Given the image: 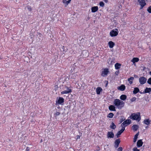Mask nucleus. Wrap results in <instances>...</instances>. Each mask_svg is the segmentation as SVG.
I'll use <instances>...</instances> for the list:
<instances>
[{
    "label": "nucleus",
    "instance_id": "6",
    "mask_svg": "<svg viewBox=\"0 0 151 151\" xmlns=\"http://www.w3.org/2000/svg\"><path fill=\"white\" fill-rule=\"evenodd\" d=\"M138 2L139 5L141 6L140 9H142L143 7L146 4L144 0H138Z\"/></svg>",
    "mask_w": 151,
    "mask_h": 151
},
{
    "label": "nucleus",
    "instance_id": "39",
    "mask_svg": "<svg viewBox=\"0 0 151 151\" xmlns=\"http://www.w3.org/2000/svg\"><path fill=\"white\" fill-rule=\"evenodd\" d=\"M100 150V148L99 147H98L96 149V150L94 151H99Z\"/></svg>",
    "mask_w": 151,
    "mask_h": 151
},
{
    "label": "nucleus",
    "instance_id": "11",
    "mask_svg": "<svg viewBox=\"0 0 151 151\" xmlns=\"http://www.w3.org/2000/svg\"><path fill=\"white\" fill-rule=\"evenodd\" d=\"M120 142V141L119 140V139H116V140L115 141V142H114V143H115L114 147L116 148H117L118 147V146L119 145V144Z\"/></svg>",
    "mask_w": 151,
    "mask_h": 151
},
{
    "label": "nucleus",
    "instance_id": "24",
    "mask_svg": "<svg viewBox=\"0 0 151 151\" xmlns=\"http://www.w3.org/2000/svg\"><path fill=\"white\" fill-rule=\"evenodd\" d=\"M110 127L111 128L114 129L116 128V126L115 125L114 123L112 122L110 126Z\"/></svg>",
    "mask_w": 151,
    "mask_h": 151
},
{
    "label": "nucleus",
    "instance_id": "33",
    "mask_svg": "<svg viewBox=\"0 0 151 151\" xmlns=\"http://www.w3.org/2000/svg\"><path fill=\"white\" fill-rule=\"evenodd\" d=\"M136 99V98L135 97H134L132 98L130 100L131 101V102H133L135 101Z\"/></svg>",
    "mask_w": 151,
    "mask_h": 151
},
{
    "label": "nucleus",
    "instance_id": "16",
    "mask_svg": "<svg viewBox=\"0 0 151 151\" xmlns=\"http://www.w3.org/2000/svg\"><path fill=\"white\" fill-rule=\"evenodd\" d=\"M151 91V88L147 87L143 91V93H149Z\"/></svg>",
    "mask_w": 151,
    "mask_h": 151
},
{
    "label": "nucleus",
    "instance_id": "36",
    "mask_svg": "<svg viewBox=\"0 0 151 151\" xmlns=\"http://www.w3.org/2000/svg\"><path fill=\"white\" fill-rule=\"evenodd\" d=\"M55 90L56 91L58 90V87L57 85H55L54 87Z\"/></svg>",
    "mask_w": 151,
    "mask_h": 151
},
{
    "label": "nucleus",
    "instance_id": "41",
    "mask_svg": "<svg viewBox=\"0 0 151 151\" xmlns=\"http://www.w3.org/2000/svg\"><path fill=\"white\" fill-rule=\"evenodd\" d=\"M28 9L29 11H31V8L30 7H28Z\"/></svg>",
    "mask_w": 151,
    "mask_h": 151
},
{
    "label": "nucleus",
    "instance_id": "2",
    "mask_svg": "<svg viewBox=\"0 0 151 151\" xmlns=\"http://www.w3.org/2000/svg\"><path fill=\"white\" fill-rule=\"evenodd\" d=\"M130 117L131 119L139 122L141 119L140 113L138 112L136 114H132L131 115Z\"/></svg>",
    "mask_w": 151,
    "mask_h": 151
},
{
    "label": "nucleus",
    "instance_id": "50",
    "mask_svg": "<svg viewBox=\"0 0 151 151\" xmlns=\"http://www.w3.org/2000/svg\"><path fill=\"white\" fill-rule=\"evenodd\" d=\"M107 1V0H106V1Z\"/></svg>",
    "mask_w": 151,
    "mask_h": 151
},
{
    "label": "nucleus",
    "instance_id": "12",
    "mask_svg": "<svg viewBox=\"0 0 151 151\" xmlns=\"http://www.w3.org/2000/svg\"><path fill=\"white\" fill-rule=\"evenodd\" d=\"M143 142L141 139L139 140L137 142V145L138 147H140L142 146L143 144Z\"/></svg>",
    "mask_w": 151,
    "mask_h": 151
},
{
    "label": "nucleus",
    "instance_id": "22",
    "mask_svg": "<svg viewBox=\"0 0 151 151\" xmlns=\"http://www.w3.org/2000/svg\"><path fill=\"white\" fill-rule=\"evenodd\" d=\"M121 64L120 63H117L115 65V68L116 69H118L120 68Z\"/></svg>",
    "mask_w": 151,
    "mask_h": 151
},
{
    "label": "nucleus",
    "instance_id": "3",
    "mask_svg": "<svg viewBox=\"0 0 151 151\" xmlns=\"http://www.w3.org/2000/svg\"><path fill=\"white\" fill-rule=\"evenodd\" d=\"M118 33V31L117 29H115L111 31L110 35L111 37L116 36Z\"/></svg>",
    "mask_w": 151,
    "mask_h": 151
},
{
    "label": "nucleus",
    "instance_id": "26",
    "mask_svg": "<svg viewBox=\"0 0 151 151\" xmlns=\"http://www.w3.org/2000/svg\"><path fill=\"white\" fill-rule=\"evenodd\" d=\"M150 122V121L149 119H145L144 121V123L147 125H149Z\"/></svg>",
    "mask_w": 151,
    "mask_h": 151
},
{
    "label": "nucleus",
    "instance_id": "14",
    "mask_svg": "<svg viewBox=\"0 0 151 151\" xmlns=\"http://www.w3.org/2000/svg\"><path fill=\"white\" fill-rule=\"evenodd\" d=\"M132 129L135 131H136L139 128V126L137 125L134 124L132 126Z\"/></svg>",
    "mask_w": 151,
    "mask_h": 151
},
{
    "label": "nucleus",
    "instance_id": "25",
    "mask_svg": "<svg viewBox=\"0 0 151 151\" xmlns=\"http://www.w3.org/2000/svg\"><path fill=\"white\" fill-rule=\"evenodd\" d=\"M102 90V88L100 87H98L96 89V93L98 94H99L101 91Z\"/></svg>",
    "mask_w": 151,
    "mask_h": 151
},
{
    "label": "nucleus",
    "instance_id": "17",
    "mask_svg": "<svg viewBox=\"0 0 151 151\" xmlns=\"http://www.w3.org/2000/svg\"><path fill=\"white\" fill-rule=\"evenodd\" d=\"M125 88V87L124 85H122L118 87V89L120 91H123Z\"/></svg>",
    "mask_w": 151,
    "mask_h": 151
},
{
    "label": "nucleus",
    "instance_id": "9",
    "mask_svg": "<svg viewBox=\"0 0 151 151\" xmlns=\"http://www.w3.org/2000/svg\"><path fill=\"white\" fill-rule=\"evenodd\" d=\"M64 102V99L61 97H59L58 99H57L56 104H60Z\"/></svg>",
    "mask_w": 151,
    "mask_h": 151
},
{
    "label": "nucleus",
    "instance_id": "27",
    "mask_svg": "<svg viewBox=\"0 0 151 151\" xmlns=\"http://www.w3.org/2000/svg\"><path fill=\"white\" fill-rule=\"evenodd\" d=\"M139 134V132H137L135 135L134 139V142H135L137 139L138 138V136Z\"/></svg>",
    "mask_w": 151,
    "mask_h": 151
},
{
    "label": "nucleus",
    "instance_id": "5",
    "mask_svg": "<svg viewBox=\"0 0 151 151\" xmlns=\"http://www.w3.org/2000/svg\"><path fill=\"white\" fill-rule=\"evenodd\" d=\"M139 81L141 84H143L146 82L147 79L144 77H141L139 78Z\"/></svg>",
    "mask_w": 151,
    "mask_h": 151
},
{
    "label": "nucleus",
    "instance_id": "35",
    "mask_svg": "<svg viewBox=\"0 0 151 151\" xmlns=\"http://www.w3.org/2000/svg\"><path fill=\"white\" fill-rule=\"evenodd\" d=\"M60 113L59 112L57 111L55 114V115L56 116H58L60 114Z\"/></svg>",
    "mask_w": 151,
    "mask_h": 151
},
{
    "label": "nucleus",
    "instance_id": "49",
    "mask_svg": "<svg viewBox=\"0 0 151 151\" xmlns=\"http://www.w3.org/2000/svg\"><path fill=\"white\" fill-rule=\"evenodd\" d=\"M148 127H147H147H145L146 128H148Z\"/></svg>",
    "mask_w": 151,
    "mask_h": 151
},
{
    "label": "nucleus",
    "instance_id": "31",
    "mask_svg": "<svg viewBox=\"0 0 151 151\" xmlns=\"http://www.w3.org/2000/svg\"><path fill=\"white\" fill-rule=\"evenodd\" d=\"M99 4L100 6L101 7H104V3L102 1H101L99 3Z\"/></svg>",
    "mask_w": 151,
    "mask_h": 151
},
{
    "label": "nucleus",
    "instance_id": "8",
    "mask_svg": "<svg viewBox=\"0 0 151 151\" xmlns=\"http://www.w3.org/2000/svg\"><path fill=\"white\" fill-rule=\"evenodd\" d=\"M122 129L120 131H119L117 134H116V136L117 138L119 137L121 134L124 132L125 130V128L124 127H122Z\"/></svg>",
    "mask_w": 151,
    "mask_h": 151
},
{
    "label": "nucleus",
    "instance_id": "20",
    "mask_svg": "<svg viewBox=\"0 0 151 151\" xmlns=\"http://www.w3.org/2000/svg\"><path fill=\"white\" fill-rule=\"evenodd\" d=\"M108 45L110 48H112L113 47L114 44L113 42L110 41L109 42Z\"/></svg>",
    "mask_w": 151,
    "mask_h": 151
},
{
    "label": "nucleus",
    "instance_id": "21",
    "mask_svg": "<svg viewBox=\"0 0 151 151\" xmlns=\"http://www.w3.org/2000/svg\"><path fill=\"white\" fill-rule=\"evenodd\" d=\"M109 109L111 111H115V107L114 106L111 105L109 107Z\"/></svg>",
    "mask_w": 151,
    "mask_h": 151
},
{
    "label": "nucleus",
    "instance_id": "30",
    "mask_svg": "<svg viewBox=\"0 0 151 151\" xmlns=\"http://www.w3.org/2000/svg\"><path fill=\"white\" fill-rule=\"evenodd\" d=\"M114 116V114L113 113H109L108 116L107 117L110 118H112L113 117V116Z\"/></svg>",
    "mask_w": 151,
    "mask_h": 151
},
{
    "label": "nucleus",
    "instance_id": "47",
    "mask_svg": "<svg viewBox=\"0 0 151 151\" xmlns=\"http://www.w3.org/2000/svg\"><path fill=\"white\" fill-rule=\"evenodd\" d=\"M150 74L151 75V71L150 72Z\"/></svg>",
    "mask_w": 151,
    "mask_h": 151
},
{
    "label": "nucleus",
    "instance_id": "43",
    "mask_svg": "<svg viewBox=\"0 0 151 151\" xmlns=\"http://www.w3.org/2000/svg\"><path fill=\"white\" fill-rule=\"evenodd\" d=\"M66 88H67V90H66V91H68V89H69V88H68L67 87H66Z\"/></svg>",
    "mask_w": 151,
    "mask_h": 151
},
{
    "label": "nucleus",
    "instance_id": "1",
    "mask_svg": "<svg viewBox=\"0 0 151 151\" xmlns=\"http://www.w3.org/2000/svg\"><path fill=\"white\" fill-rule=\"evenodd\" d=\"M114 104L117 108L121 109L124 105V103L119 99H115L114 101Z\"/></svg>",
    "mask_w": 151,
    "mask_h": 151
},
{
    "label": "nucleus",
    "instance_id": "15",
    "mask_svg": "<svg viewBox=\"0 0 151 151\" xmlns=\"http://www.w3.org/2000/svg\"><path fill=\"white\" fill-rule=\"evenodd\" d=\"M71 0H69L68 1H66V0H63V4H65V6L66 7L68 4L69 3Z\"/></svg>",
    "mask_w": 151,
    "mask_h": 151
},
{
    "label": "nucleus",
    "instance_id": "32",
    "mask_svg": "<svg viewBox=\"0 0 151 151\" xmlns=\"http://www.w3.org/2000/svg\"><path fill=\"white\" fill-rule=\"evenodd\" d=\"M147 11L149 13H151V6H150L147 9Z\"/></svg>",
    "mask_w": 151,
    "mask_h": 151
},
{
    "label": "nucleus",
    "instance_id": "13",
    "mask_svg": "<svg viewBox=\"0 0 151 151\" xmlns=\"http://www.w3.org/2000/svg\"><path fill=\"white\" fill-rule=\"evenodd\" d=\"M71 92V90L70 89H68V91L65 90L61 92V94H67L70 93Z\"/></svg>",
    "mask_w": 151,
    "mask_h": 151
},
{
    "label": "nucleus",
    "instance_id": "28",
    "mask_svg": "<svg viewBox=\"0 0 151 151\" xmlns=\"http://www.w3.org/2000/svg\"><path fill=\"white\" fill-rule=\"evenodd\" d=\"M134 79V78L133 77H131L129 78L128 79V81L129 82V83L130 84H132V81Z\"/></svg>",
    "mask_w": 151,
    "mask_h": 151
},
{
    "label": "nucleus",
    "instance_id": "34",
    "mask_svg": "<svg viewBox=\"0 0 151 151\" xmlns=\"http://www.w3.org/2000/svg\"><path fill=\"white\" fill-rule=\"evenodd\" d=\"M147 83L150 85H151V78H149L147 81Z\"/></svg>",
    "mask_w": 151,
    "mask_h": 151
},
{
    "label": "nucleus",
    "instance_id": "42",
    "mask_svg": "<svg viewBox=\"0 0 151 151\" xmlns=\"http://www.w3.org/2000/svg\"><path fill=\"white\" fill-rule=\"evenodd\" d=\"M80 138V137L79 136H77V139H78V138Z\"/></svg>",
    "mask_w": 151,
    "mask_h": 151
},
{
    "label": "nucleus",
    "instance_id": "44",
    "mask_svg": "<svg viewBox=\"0 0 151 151\" xmlns=\"http://www.w3.org/2000/svg\"><path fill=\"white\" fill-rule=\"evenodd\" d=\"M89 19H90V17H88V18H87V19H88V20H89Z\"/></svg>",
    "mask_w": 151,
    "mask_h": 151
},
{
    "label": "nucleus",
    "instance_id": "19",
    "mask_svg": "<svg viewBox=\"0 0 151 151\" xmlns=\"http://www.w3.org/2000/svg\"><path fill=\"white\" fill-rule=\"evenodd\" d=\"M98 10L97 6H94L91 8V11L93 12H95Z\"/></svg>",
    "mask_w": 151,
    "mask_h": 151
},
{
    "label": "nucleus",
    "instance_id": "40",
    "mask_svg": "<svg viewBox=\"0 0 151 151\" xmlns=\"http://www.w3.org/2000/svg\"><path fill=\"white\" fill-rule=\"evenodd\" d=\"M29 147H27L26 148V151H29Z\"/></svg>",
    "mask_w": 151,
    "mask_h": 151
},
{
    "label": "nucleus",
    "instance_id": "23",
    "mask_svg": "<svg viewBox=\"0 0 151 151\" xmlns=\"http://www.w3.org/2000/svg\"><path fill=\"white\" fill-rule=\"evenodd\" d=\"M139 90L138 88H134V90L133 91V93L134 94H136L138 92H139Z\"/></svg>",
    "mask_w": 151,
    "mask_h": 151
},
{
    "label": "nucleus",
    "instance_id": "45",
    "mask_svg": "<svg viewBox=\"0 0 151 151\" xmlns=\"http://www.w3.org/2000/svg\"><path fill=\"white\" fill-rule=\"evenodd\" d=\"M137 76L136 75H134V76L135 77H137Z\"/></svg>",
    "mask_w": 151,
    "mask_h": 151
},
{
    "label": "nucleus",
    "instance_id": "10",
    "mask_svg": "<svg viewBox=\"0 0 151 151\" xmlns=\"http://www.w3.org/2000/svg\"><path fill=\"white\" fill-rule=\"evenodd\" d=\"M107 137L108 138H113L114 137V134L113 132H109L107 133Z\"/></svg>",
    "mask_w": 151,
    "mask_h": 151
},
{
    "label": "nucleus",
    "instance_id": "46",
    "mask_svg": "<svg viewBox=\"0 0 151 151\" xmlns=\"http://www.w3.org/2000/svg\"><path fill=\"white\" fill-rule=\"evenodd\" d=\"M124 120L122 119V121L121 122V123Z\"/></svg>",
    "mask_w": 151,
    "mask_h": 151
},
{
    "label": "nucleus",
    "instance_id": "7",
    "mask_svg": "<svg viewBox=\"0 0 151 151\" xmlns=\"http://www.w3.org/2000/svg\"><path fill=\"white\" fill-rule=\"evenodd\" d=\"M109 72L108 69L105 68L104 69V70L102 71L101 76L103 77H105L106 76Z\"/></svg>",
    "mask_w": 151,
    "mask_h": 151
},
{
    "label": "nucleus",
    "instance_id": "18",
    "mask_svg": "<svg viewBox=\"0 0 151 151\" xmlns=\"http://www.w3.org/2000/svg\"><path fill=\"white\" fill-rule=\"evenodd\" d=\"M127 98V96L123 94L120 97V99L122 100H125Z\"/></svg>",
    "mask_w": 151,
    "mask_h": 151
},
{
    "label": "nucleus",
    "instance_id": "38",
    "mask_svg": "<svg viewBox=\"0 0 151 151\" xmlns=\"http://www.w3.org/2000/svg\"><path fill=\"white\" fill-rule=\"evenodd\" d=\"M133 151H139V150L137 149V148H134L133 149Z\"/></svg>",
    "mask_w": 151,
    "mask_h": 151
},
{
    "label": "nucleus",
    "instance_id": "37",
    "mask_svg": "<svg viewBox=\"0 0 151 151\" xmlns=\"http://www.w3.org/2000/svg\"><path fill=\"white\" fill-rule=\"evenodd\" d=\"M122 150H123L122 148L121 147H120L118 149L117 151H122Z\"/></svg>",
    "mask_w": 151,
    "mask_h": 151
},
{
    "label": "nucleus",
    "instance_id": "51",
    "mask_svg": "<svg viewBox=\"0 0 151 151\" xmlns=\"http://www.w3.org/2000/svg\"><path fill=\"white\" fill-rule=\"evenodd\" d=\"M107 1V0H106V1Z\"/></svg>",
    "mask_w": 151,
    "mask_h": 151
},
{
    "label": "nucleus",
    "instance_id": "29",
    "mask_svg": "<svg viewBox=\"0 0 151 151\" xmlns=\"http://www.w3.org/2000/svg\"><path fill=\"white\" fill-rule=\"evenodd\" d=\"M139 59L138 58H133L132 61L134 63L136 62H137L139 61Z\"/></svg>",
    "mask_w": 151,
    "mask_h": 151
},
{
    "label": "nucleus",
    "instance_id": "48",
    "mask_svg": "<svg viewBox=\"0 0 151 151\" xmlns=\"http://www.w3.org/2000/svg\"><path fill=\"white\" fill-rule=\"evenodd\" d=\"M108 81H107V83H106V86H107V85L108 84Z\"/></svg>",
    "mask_w": 151,
    "mask_h": 151
},
{
    "label": "nucleus",
    "instance_id": "4",
    "mask_svg": "<svg viewBox=\"0 0 151 151\" xmlns=\"http://www.w3.org/2000/svg\"><path fill=\"white\" fill-rule=\"evenodd\" d=\"M131 122V120L127 119L121 124V126L122 127H126L128 125L130 124Z\"/></svg>",
    "mask_w": 151,
    "mask_h": 151
}]
</instances>
